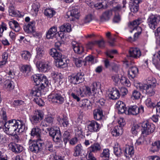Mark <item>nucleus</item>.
<instances>
[{
	"label": "nucleus",
	"mask_w": 160,
	"mask_h": 160,
	"mask_svg": "<svg viewBox=\"0 0 160 160\" xmlns=\"http://www.w3.org/2000/svg\"><path fill=\"white\" fill-rule=\"evenodd\" d=\"M36 52L35 58L36 59L40 60L43 57L45 53V51L44 48L42 46L38 47L36 48Z\"/></svg>",
	"instance_id": "b1692460"
},
{
	"label": "nucleus",
	"mask_w": 160,
	"mask_h": 160,
	"mask_svg": "<svg viewBox=\"0 0 160 160\" xmlns=\"http://www.w3.org/2000/svg\"><path fill=\"white\" fill-rule=\"evenodd\" d=\"M44 117V113L41 110L35 111L33 115H32L30 119L33 123H37L40 122L42 120Z\"/></svg>",
	"instance_id": "9d476101"
},
{
	"label": "nucleus",
	"mask_w": 160,
	"mask_h": 160,
	"mask_svg": "<svg viewBox=\"0 0 160 160\" xmlns=\"http://www.w3.org/2000/svg\"><path fill=\"white\" fill-rule=\"evenodd\" d=\"M36 65L40 71L44 72H48L51 68L48 62L43 60L37 61Z\"/></svg>",
	"instance_id": "0eeeda50"
},
{
	"label": "nucleus",
	"mask_w": 160,
	"mask_h": 160,
	"mask_svg": "<svg viewBox=\"0 0 160 160\" xmlns=\"http://www.w3.org/2000/svg\"><path fill=\"white\" fill-rule=\"evenodd\" d=\"M114 153L117 157H120L122 153V151L119 143L117 142L115 143L113 147Z\"/></svg>",
	"instance_id": "c9c22d12"
},
{
	"label": "nucleus",
	"mask_w": 160,
	"mask_h": 160,
	"mask_svg": "<svg viewBox=\"0 0 160 160\" xmlns=\"http://www.w3.org/2000/svg\"><path fill=\"white\" fill-rule=\"evenodd\" d=\"M152 62L156 68H159L160 66V50L153 55Z\"/></svg>",
	"instance_id": "a878e982"
},
{
	"label": "nucleus",
	"mask_w": 160,
	"mask_h": 160,
	"mask_svg": "<svg viewBox=\"0 0 160 160\" xmlns=\"http://www.w3.org/2000/svg\"><path fill=\"white\" fill-rule=\"evenodd\" d=\"M101 146L98 143H95L88 148V151L90 152H96L100 150Z\"/></svg>",
	"instance_id": "a19ab883"
},
{
	"label": "nucleus",
	"mask_w": 160,
	"mask_h": 160,
	"mask_svg": "<svg viewBox=\"0 0 160 160\" xmlns=\"http://www.w3.org/2000/svg\"><path fill=\"white\" fill-rule=\"evenodd\" d=\"M72 61L73 62L77 67H80L82 66V60L78 57L74 55L71 58Z\"/></svg>",
	"instance_id": "09e8293b"
},
{
	"label": "nucleus",
	"mask_w": 160,
	"mask_h": 160,
	"mask_svg": "<svg viewBox=\"0 0 160 160\" xmlns=\"http://www.w3.org/2000/svg\"><path fill=\"white\" fill-rule=\"evenodd\" d=\"M120 96V94L118 90L116 88H112L109 91L108 96L109 98L112 100L118 99Z\"/></svg>",
	"instance_id": "a211bd4d"
},
{
	"label": "nucleus",
	"mask_w": 160,
	"mask_h": 160,
	"mask_svg": "<svg viewBox=\"0 0 160 160\" xmlns=\"http://www.w3.org/2000/svg\"><path fill=\"white\" fill-rule=\"evenodd\" d=\"M41 79L40 80L39 85H38V86H39V88L41 89H43L47 86L49 82L46 77L43 75L41 76Z\"/></svg>",
	"instance_id": "2f4dec72"
},
{
	"label": "nucleus",
	"mask_w": 160,
	"mask_h": 160,
	"mask_svg": "<svg viewBox=\"0 0 160 160\" xmlns=\"http://www.w3.org/2000/svg\"><path fill=\"white\" fill-rule=\"evenodd\" d=\"M51 76L56 81H60L62 78V76L61 73L54 71L51 72Z\"/></svg>",
	"instance_id": "603ef678"
},
{
	"label": "nucleus",
	"mask_w": 160,
	"mask_h": 160,
	"mask_svg": "<svg viewBox=\"0 0 160 160\" xmlns=\"http://www.w3.org/2000/svg\"><path fill=\"white\" fill-rule=\"evenodd\" d=\"M100 128V124L94 120L90 122L88 127V130L90 132H97Z\"/></svg>",
	"instance_id": "2eb2a0df"
},
{
	"label": "nucleus",
	"mask_w": 160,
	"mask_h": 160,
	"mask_svg": "<svg viewBox=\"0 0 160 160\" xmlns=\"http://www.w3.org/2000/svg\"><path fill=\"white\" fill-rule=\"evenodd\" d=\"M93 114L94 119L97 120H100L103 117L102 110L99 109L94 110Z\"/></svg>",
	"instance_id": "f704fd0d"
},
{
	"label": "nucleus",
	"mask_w": 160,
	"mask_h": 160,
	"mask_svg": "<svg viewBox=\"0 0 160 160\" xmlns=\"http://www.w3.org/2000/svg\"><path fill=\"white\" fill-rule=\"evenodd\" d=\"M160 148V141H156L152 143L150 150L153 152H154L158 151Z\"/></svg>",
	"instance_id": "a18cd8bd"
},
{
	"label": "nucleus",
	"mask_w": 160,
	"mask_h": 160,
	"mask_svg": "<svg viewBox=\"0 0 160 160\" xmlns=\"http://www.w3.org/2000/svg\"><path fill=\"white\" fill-rule=\"evenodd\" d=\"M114 8L113 9L108 11L104 12L101 17L102 21L108 20L114 13Z\"/></svg>",
	"instance_id": "bb28decb"
},
{
	"label": "nucleus",
	"mask_w": 160,
	"mask_h": 160,
	"mask_svg": "<svg viewBox=\"0 0 160 160\" xmlns=\"http://www.w3.org/2000/svg\"><path fill=\"white\" fill-rule=\"evenodd\" d=\"M41 133V130L39 128L35 127L33 128L31 132V135L32 136H36L37 137H39Z\"/></svg>",
	"instance_id": "bf43d9fd"
},
{
	"label": "nucleus",
	"mask_w": 160,
	"mask_h": 160,
	"mask_svg": "<svg viewBox=\"0 0 160 160\" xmlns=\"http://www.w3.org/2000/svg\"><path fill=\"white\" fill-rule=\"evenodd\" d=\"M80 16L79 11L77 9L75 8L68 12L66 18H69L71 21H74L76 19L79 18Z\"/></svg>",
	"instance_id": "f8f14e48"
},
{
	"label": "nucleus",
	"mask_w": 160,
	"mask_h": 160,
	"mask_svg": "<svg viewBox=\"0 0 160 160\" xmlns=\"http://www.w3.org/2000/svg\"><path fill=\"white\" fill-rule=\"evenodd\" d=\"M123 132V129L121 127H119L118 126L115 127L111 131L112 135L115 137H117L121 135Z\"/></svg>",
	"instance_id": "cd10ccee"
},
{
	"label": "nucleus",
	"mask_w": 160,
	"mask_h": 160,
	"mask_svg": "<svg viewBox=\"0 0 160 160\" xmlns=\"http://www.w3.org/2000/svg\"><path fill=\"white\" fill-rule=\"evenodd\" d=\"M78 83L82 82L84 80V74L82 72H79L76 74Z\"/></svg>",
	"instance_id": "e2e57ef3"
},
{
	"label": "nucleus",
	"mask_w": 160,
	"mask_h": 160,
	"mask_svg": "<svg viewBox=\"0 0 160 160\" xmlns=\"http://www.w3.org/2000/svg\"><path fill=\"white\" fill-rule=\"evenodd\" d=\"M141 127L140 125L138 124H133L131 129V132L133 134L136 135L140 131Z\"/></svg>",
	"instance_id": "5fc2aeb1"
},
{
	"label": "nucleus",
	"mask_w": 160,
	"mask_h": 160,
	"mask_svg": "<svg viewBox=\"0 0 160 160\" xmlns=\"http://www.w3.org/2000/svg\"><path fill=\"white\" fill-rule=\"evenodd\" d=\"M48 99L50 101L52 102L62 104L64 102V98L59 93H52L48 96Z\"/></svg>",
	"instance_id": "9b49d317"
},
{
	"label": "nucleus",
	"mask_w": 160,
	"mask_h": 160,
	"mask_svg": "<svg viewBox=\"0 0 160 160\" xmlns=\"http://www.w3.org/2000/svg\"><path fill=\"white\" fill-rule=\"evenodd\" d=\"M20 70L25 76L27 77L31 74L32 69L30 65H23L21 66Z\"/></svg>",
	"instance_id": "4be33fe9"
},
{
	"label": "nucleus",
	"mask_w": 160,
	"mask_h": 160,
	"mask_svg": "<svg viewBox=\"0 0 160 160\" xmlns=\"http://www.w3.org/2000/svg\"><path fill=\"white\" fill-rule=\"evenodd\" d=\"M129 7L132 12H137L138 10V4L142 0H129Z\"/></svg>",
	"instance_id": "ddd939ff"
},
{
	"label": "nucleus",
	"mask_w": 160,
	"mask_h": 160,
	"mask_svg": "<svg viewBox=\"0 0 160 160\" xmlns=\"http://www.w3.org/2000/svg\"><path fill=\"white\" fill-rule=\"evenodd\" d=\"M119 82L122 85L124 86L129 87L131 86V83L130 81L125 77L122 76L121 77Z\"/></svg>",
	"instance_id": "8fccbe9b"
},
{
	"label": "nucleus",
	"mask_w": 160,
	"mask_h": 160,
	"mask_svg": "<svg viewBox=\"0 0 160 160\" xmlns=\"http://www.w3.org/2000/svg\"><path fill=\"white\" fill-rule=\"evenodd\" d=\"M9 26L10 28L16 32H18L20 29V28L18 22L14 20H12L8 22Z\"/></svg>",
	"instance_id": "c85d7f7f"
},
{
	"label": "nucleus",
	"mask_w": 160,
	"mask_h": 160,
	"mask_svg": "<svg viewBox=\"0 0 160 160\" xmlns=\"http://www.w3.org/2000/svg\"><path fill=\"white\" fill-rule=\"evenodd\" d=\"M122 76L121 75L118 74H115L112 76V79L115 83L117 84L120 82L121 77Z\"/></svg>",
	"instance_id": "69168bd1"
},
{
	"label": "nucleus",
	"mask_w": 160,
	"mask_h": 160,
	"mask_svg": "<svg viewBox=\"0 0 160 160\" xmlns=\"http://www.w3.org/2000/svg\"><path fill=\"white\" fill-rule=\"evenodd\" d=\"M40 7V4L38 2H36L33 3L32 6V8L31 10V14L34 16H36L38 13Z\"/></svg>",
	"instance_id": "473e14b6"
},
{
	"label": "nucleus",
	"mask_w": 160,
	"mask_h": 160,
	"mask_svg": "<svg viewBox=\"0 0 160 160\" xmlns=\"http://www.w3.org/2000/svg\"><path fill=\"white\" fill-rule=\"evenodd\" d=\"M53 118L51 116H47L46 117L43 121L41 123V125L42 126L47 127L51 126L53 123Z\"/></svg>",
	"instance_id": "7c9ffc66"
},
{
	"label": "nucleus",
	"mask_w": 160,
	"mask_h": 160,
	"mask_svg": "<svg viewBox=\"0 0 160 160\" xmlns=\"http://www.w3.org/2000/svg\"><path fill=\"white\" fill-rule=\"evenodd\" d=\"M54 64L57 67L62 68L66 67L67 65L66 60L64 59H63L62 58L55 60Z\"/></svg>",
	"instance_id": "c756f323"
},
{
	"label": "nucleus",
	"mask_w": 160,
	"mask_h": 160,
	"mask_svg": "<svg viewBox=\"0 0 160 160\" xmlns=\"http://www.w3.org/2000/svg\"><path fill=\"white\" fill-rule=\"evenodd\" d=\"M68 79L70 83L74 84H78L76 74H73L69 76Z\"/></svg>",
	"instance_id": "0e129e2a"
},
{
	"label": "nucleus",
	"mask_w": 160,
	"mask_h": 160,
	"mask_svg": "<svg viewBox=\"0 0 160 160\" xmlns=\"http://www.w3.org/2000/svg\"><path fill=\"white\" fill-rule=\"evenodd\" d=\"M48 129L50 135L52 138L53 141L56 142H60L61 140V134L59 129H54L53 128H51L49 130L48 128Z\"/></svg>",
	"instance_id": "1a4fd4ad"
},
{
	"label": "nucleus",
	"mask_w": 160,
	"mask_h": 160,
	"mask_svg": "<svg viewBox=\"0 0 160 160\" xmlns=\"http://www.w3.org/2000/svg\"><path fill=\"white\" fill-rule=\"evenodd\" d=\"M28 144L30 150L32 152L37 153L42 150V142L39 139L29 140Z\"/></svg>",
	"instance_id": "39448f33"
},
{
	"label": "nucleus",
	"mask_w": 160,
	"mask_h": 160,
	"mask_svg": "<svg viewBox=\"0 0 160 160\" xmlns=\"http://www.w3.org/2000/svg\"><path fill=\"white\" fill-rule=\"evenodd\" d=\"M20 55L22 58L26 60H29L31 56L30 52L26 50L22 51Z\"/></svg>",
	"instance_id": "de8ad7c7"
},
{
	"label": "nucleus",
	"mask_w": 160,
	"mask_h": 160,
	"mask_svg": "<svg viewBox=\"0 0 160 160\" xmlns=\"http://www.w3.org/2000/svg\"><path fill=\"white\" fill-rule=\"evenodd\" d=\"M57 28L56 26L51 27L46 33V38L48 39L52 38L57 33Z\"/></svg>",
	"instance_id": "aec40b11"
},
{
	"label": "nucleus",
	"mask_w": 160,
	"mask_h": 160,
	"mask_svg": "<svg viewBox=\"0 0 160 160\" xmlns=\"http://www.w3.org/2000/svg\"><path fill=\"white\" fill-rule=\"evenodd\" d=\"M39 87V86H36L32 89L30 93V95L31 96L37 97L41 95V89Z\"/></svg>",
	"instance_id": "58836bf2"
},
{
	"label": "nucleus",
	"mask_w": 160,
	"mask_h": 160,
	"mask_svg": "<svg viewBox=\"0 0 160 160\" xmlns=\"http://www.w3.org/2000/svg\"><path fill=\"white\" fill-rule=\"evenodd\" d=\"M130 56L134 58H139L141 55V52L140 49L136 48H132L129 51Z\"/></svg>",
	"instance_id": "412c9836"
},
{
	"label": "nucleus",
	"mask_w": 160,
	"mask_h": 160,
	"mask_svg": "<svg viewBox=\"0 0 160 160\" xmlns=\"http://www.w3.org/2000/svg\"><path fill=\"white\" fill-rule=\"evenodd\" d=\"M132 31L135 32L134 38L136 40L138 38L139 35L141 34L142 29L140 27H138L136 28H133V29H132V30L130 31V32H132Z\"/></svg>",
	"instance_id": "864d4df0"
},
{
	"label": "nucleus",
	"mask_w": 160,
	"mask_h": 160,
	"mask_svg": "<svg viewBox=\"0 0 160 160\" xmlns=\"http://www.w3.org/2000/svg\"><path fill=\"white\" fill-rule=\"evenodd\" d=\"M8 12L9 15L13 17H19L20 15V12L15 10L12 7L9 8Z\"/></svg>",
	"instance_id": "4d7b16f0"
},
{
	"label": "nucleus",
	"mask_w": 160,
	"mask_h": 160,
	"mask_svg": "<svg viewBox=\"0 0 160 160\" xmlns=\"http://www.w3.org/2000/svg\"><path fill=\"white\" fill-rule=\"evenodd\" d=\"M110 155L109 150L108 149H105L103 150L100 156L102 158V160H108Z\"/></svg>",
	"instance_id": "3c124183"
},
{
	"label": "nucleus",
	"mask_w": 160,
	"mask_h": 160,
	"mask_svg": "<svg viewBox=\"0 0 160 160\" xmlns=\"http://www.w3.org/2000/svg\"><path fill=\"white\" fill-rule=\"evenodd\" d=\"M35 22L32 21L27 25L24 26L23 29L25 32L28 33H32L35 30Z\"/></svg>",
	"instance_id": "f3484780"
},
{
	"label": "nucleus",
	"mask_w": 160,
	"mask_h": 160,
	"mask_svg": "<svg viewBox=\"0 0 160 160\" xmlns=\"http://www.w3.org/2000/svg\"><path fill=\"white\" fill-rule=\"evenodd\" d=\"M143 21L141 18H138L131 22L129 25V27L132 29L136 28L138 27H139L138 26Z\"/></svg>",
	"instance_id": "e433bc0d"
},
{
	"label": "nucleus",
	"mask_w": 160,
	"mask_h": 160,
	"mask_svg": "<svg viewBox=\"0 0 160 160\" xmlns=\"http://www.w3.org/2000/svg\"><path fill=\"white\" fill-rule=\"evenodd\" d=\"M160 21V15L151 14L148 19V23L149 27L154 30L157 27Z\"/></svg>",
	"instance_id": "423d86ee"
},
{
	"label": "nucleus",
	"mask_w": 160,
	"mask_h": 160,
	"mask_svg": "<svg viewBox=\"0 0 160 160\" xmlns=\"http://www.w3.org/2000/svg\"><path fill=\"white\" fill-rule=\"evenodd\" d=\"M144 111L143 108L141 107L140 108L137 106H130L128 109V113L129 114L136 115L139 113H142Z\"/></svg>",
	"instance_id": "4468645a"
},
{
	"label": "nucleus",
	"mask_w": 160,
	"mask_h": 160,
	"mask_svg": "<svg viewBox=\"0 0 160 160\" xmlns=\"http://www.w3.org/2000/svg\"><path fill=\"white\" fill-rule=\"evenodd\" d=\"M4 86L8 90L11 91L14 88V83L10 80H7L4 82Z\"/></svg>",
	"instance_id": "4c0bfd02"
},
{
	"label": "nucleus",
	"mask_w": 160,
	"mask_h": 160,
	"mask_svg": "<svg viewBox=\"0 0 160 160\" xmlns=\"http://www.w3.org/2000/svg\"><path fill=\"white\" fill-rule=\"evenodd\" d=\"M90 88L94 94L96 91H98L101 88V84L99 82H95L93 83Z\"/></svg>",
	"instance_id": "6e6d98bb"
},
{
	"label": "nucleus",
	"mask_w": 160,
	"mask_h": 160,
	"mask_svg": "<svg viewBox=\"0 0 160 160\" xmlns=\"http://www.w3.org/2000/svg\"><path fill=\"white\" fill-rule=\"evenodd\" d=\"M34 101L40 106H43L44 104L43 100L39 97L35 98L33 99Z\"/></svg>",
	"instance_id": "774afa93"
},
{
	"label": "nucleus",
	"mask_w": 160,
	"mask_h": 160,
	"mask_svg": "<svg viewBox=\"0 0 160 160\" xmlns=\"http://www.w3.org/2000/svg\"><path fill=\"white\" fill-rule=\"evenodd\" d=\"M55 11L52 8H46L44 11V15L48 18L52 17L55 14Z\"/></svg>",
	"instance_id": "49530a36"
},
{
	"label": "nucleus",
	"mask_w": 160,
	"mask_h": 160,
	"mask_svg": "<svg viewBox=\"0 0 160 160\" xmlns=\"http://www.w3.org/2000/svg\"><path fill=\"white\" fill-rule=\"evenodd\" d=\"M92 20V16L91 14H88L85 16L84 18L81 20L79 22L80 25H83L84 24L89 23Z\"/></svg>",
	"instance_id": "ea45409f"
},
{
	"label": "nucleus",
	"mask_w": 160,
	"mask_h": 160,
	"mask_svg": "<svg viewBox=\"0 0 160 160\" xmlns=\"http://www.w3.org/2000/svg\"><path fill=\"white\" fill-rule=\"evenodd\" d=\"M136 87L150 97L153 96L155 93L154 88L156 85L143 84L140 82L135 84Z\"/></svg>",
	"instance_id": "7ed1b4c3"
},
{
	"label": "nucleus",
	"mask_w": 160,
	"mask_h": 160,
	"mask_svg": "<svg viewBox=\"0 0 160 160\" xmlns=\"http://www.w3.org/2000/svg\"><path fill=\"white\" fill-rule=\"evenodd\" d=\"M138 70L136 67H132L129 69L128 72V77L130 78H133L138 73Z\"/></svg>",
	"instance_id": "72a5a7b5"
},
{
	"label": "nucleus",
	"mask_w": 160,
	"mask_h": 160,
	"mask_svg": "<svg viewBox=\"0 0 160 160\" xmlns=\"http://www.w3.org/2000/svg\"><path fill=\"white\" fill-rule=\"evenodd\" d=\"M45 149L47 151H49L50 152H52L54 151V149L51 142L49 141L47 142L45 145Z\"/></svg>",
	"instance_id": "680f3d73"
},
{
	"label": "nucleus",
	"mask_w": 160,
	"mask_h": 160,
	"mask_svg": "<svg viewBox=\"0 0 160 160\" xmlns=\"http://www.w3.org/2000/svg\"><path fill=\"white\" fill-rule=\"evenodd\" d=\"M42 74H37L33 75L32 77V79L36 83L37 86L39 85L40 80H41V76H42Z\"/></svg>",
	"instance_id": "13d9d810"
},
{
	"label": "nucleus",
	"mask_w": 160,
	"mask_h": 160,
	"mask_svg": "<svg viewBox=\"0 0 160 160\" xmlns=\"http://www.w3.org/2000/svg\"><path fill=\"white\" fill-rule=\"evenodd\" d=\"M83 147L81 144L77 145L74 148L73 155L75 157L79 156L82 153Z\"/></svg>",
	"instance_id": "79ce46f5"
},
{
	"label": "nucleus",
	"mask_w": 160,
	"mask_h": 160,
	"mask_svg": "<svg viewBox=\"0 0 160 160\" xmlns=\"http://www.w3.org/2000/svg\"><path fill=\"white\" fill-rule=\"evenodd\" d=\"M115 107L118 109L119 113H126L125 105L122 102L118 101L116 104Z\"/></svg>",
	"instance_id": "393cba45"
},
{
	"label": "nucleus",
	"mask_w": 160,
	"mask_h": 160,
	"mask_svg": "<svg viewBox=\"0 0 160 160\" xmlns=\"http://www.w3.org/2000/svg\"><path fill=\"white\" fill-rule=\"evenodd\" d=\"M80 106L83 108L87 110L90 107V102L87 99H83L80 102Z\"/></svg>",
	"instance_id": "c03bdc74"
},
{
	"label": "nucleus",
	"mask_w": 160,
	"mask_h": 160,
	"mask_svg": "<svg viewBox=\"0 0 160 160\" xmlns=\"http://www.w3.org/2000/svg\"><path fill=\"white\" fill-rule=\"evenodd\" d=\"M68 93L77 102H79L80 98L90 96L93 92L90 87L83 86L80 88L72 87L69 90Z\"/></svg>",
	"instance_id": "f03ea898"
},
{
	"label": "nucleus",
	"mask_w": 160,
	"mask_h": 160,
	"mask_svg": "<svg viewBox=\"0 0 160 160\" xmlns=\"http://www.w3.org/2000/svg\"><path fill=\"white\" fill-rule=\"evenodd\" d=\"M72 44L73 50L75 53L81 54L83 51V48L81 44L77 43L74 41L72 42Z\"/></svg>",
	"instance_id": "5701e85b"
},
{
	"label": "nucleus",
	"mask_w": 160,
	"mask_h": 160,
	"mask_svg": "<svg viewBox=\"0 0 160 160\" xmlns=\"http://www.w3.org/2000/svg\"><path fill=\"white\" fill-rule=\"evenodd\" d=\"M10 149L15 153H19L23 149V147L21 145L14 143H10L8 145Z\"/></svg>",
	"instance_id": "dca6fc26"
},
{
	"label": "nucleus",
	"mask_w": 160,
	"mask_h": 160,
	"mask_svg": "<svg viewBox=\"0 0 160 160\" xmlns=\"http://www.w3.org/2000/svg\"><path fill=\"white\" fill-rule=\"evenodd\" d=\"M140 124L142 128V134L143 136H146L151 134L155 130V125L151 123L144 122Z\"/></svg>",
	"instance_id": "20e7f679"
},
{
	"label": "nucleus",
	"mask_w": 160,
	"mask_h": 160,
	"mask_svg": "<svg viewBox=\"0 0 160 160\" xmlns=\"http://www.w3.org/2000/svg\"><path fill=\"white\" fill-rule=\"evenodd\" d=\"M4 132L7 134L12 135L20 134L27 129L24 122L21 120L12 119L4 124Z\"/></svg>",
	"instance_id": "f257e3e1"
},
{
	"label": "nucleus",
	"mask_w": 160,
	"mask_h": 160,
	"mask_svg": "<svg viewBox=\"0 0 160 160\" xmlns=\"http://www.w3.org/2000/svg\"><path fill=\"white\" fill-rule=\"evenodd\" d=\"M59 29L61 32H69L71 30V25L69 23L64 24L59 27Z\"/></svg>",
	"instance_id": "37998d69"
},
{
	"label": "nucleus",
	"mask_w": 160,
	"mask_h": 160,
	"mask_svg": "<svg viewBox=\"0 0 160 160\" xmlns=\"http://www.w3.org/2000/svg\"><path fill=\"white\" fill-rule=\"evenodd\" d=\"M125 155L126 157H131L134 154V150L132 144L126 145L124 150Z\"/></svg>",
	"instance_id": "6ab92c4d"
},
{
	"label": "nucleus",
	"mask_w": 160,
	"mask_h": 160,
	"mask_svg": "<svg viewBox=\"0 0 160 160\" xmlns=\"http://www.w3.org/2000/svg\"><path fill=\"white\" fill-rule=\"evenodd\" d=\"M126 1H123V7H122L120 5H118L114 8V13L115 15L113 19V22L116 23L119 22L121 20V18L120 16L118 13V12L121 11L122 8L125 7Z\"/></svg>",
	"instance_id": "6e6552de"
},
{
	"label": "nucleus",
	"mask_w": 160,
	"mask_h": 160,
	"mask_svg": "<svg viewBox=\"0 0 160 160\" xmlns=\"http://www.w3.org/2000/svg\"><path fill=\"white\" fill-rule=\"evenodd\" d=\"M148 84L156 85L157 81L156 79L152 76L149 77L147 79Z\"/></svg>",
	"instance_id": "338daca9"
},
{
	"label": "nucleus",
	"mask_w": 160,
	"mask_h": 160,
	"mask_svg": "<svg viewBox=\"0 0 160 160\" xmlns=\"http://www.w3.org/2000/svg\"><path fill=\"white\" fill-rule=\"evenodd\" d=\"M58 121L60 124H62L64 127H67L68 124V121L66 117H63L62 118H58Z\"/></svg>",
	"instance_id": "052dcab7"
}]
</instances>
